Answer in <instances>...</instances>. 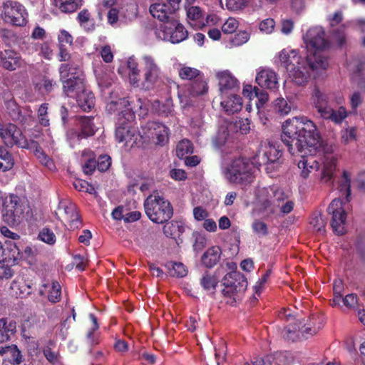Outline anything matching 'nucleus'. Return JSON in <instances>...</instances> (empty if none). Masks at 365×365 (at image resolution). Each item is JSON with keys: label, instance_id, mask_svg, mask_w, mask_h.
Here are the masks:
<instances>
[{"label": "nucleus", "instance_id": "obj_1", "mask_svg": "<svg viewBox=\"0 0 365 365\" xmlns=\"http://www.w3.org/2000/svg\"><path fill=\"white\" fill-rule=\"evenodd\" d=\"M281 138L292 155H301L298 168L303 178L320 170V182H331L338 163L335 145L322 140L312 120L305 116L287 119L282 125Z\"/></svg>", "mask_w": 365, "mask_h": 365}, {"label": "nucleus", "instance_id": "obj_2", "mask_svg": "<svg viewBox=\"0 0 365 365\" xmlns=\"http://www.w3.org/2000/svg\"><path fill=\"white\" fill-rule=\"evenodd\" d=\"M131 106L129 101L125 98H118L116 101H111L106 106V110L110 113H118V119L115 129V138L119 143H125L128 147H133L137 144V140L140 134L134 128H131L129 123L135 118V111L137 108L140 110V115H145L148 110L150 102L143 101L140 98L136 100V103Z\"/></svg>", "mask_w": 365, "mask_h": 365}, {"label": "nucleus", "instance_id": "obj_3", "mask_svg": "<svg viewBox=\"0 0 365 365\" xmlns=\"http://www.w3.org/2000/svg\"><path fill=\"white\" fill-rule=\"evenodd\" d=\"M127 67L129 82L135 87L149 91L153 89L162 79L160 64L152 54H143L138 62L134 58H129Z\"/></svg>", "mask_w": 365, "mask_h": 365}, {"label": "nucleus", "instance_id": "obj_4", "mask_svg": "<svg viewBox=\"0 0 365 365\" xmlns=\"http://www.w3.org/2000/svg\"><path fill=\"white\" fill-rule=\"evenodd\" d=\"M68 64H62L59 68L63 91L68 97L76 98L78 106L84 111L90 110L94 106V96L85 88L84 75L81 71L70 73Z\"/></svg>", "mask_w": 365, "mask_h": 365}, {"label": "nucleus", "instance_id": "obj_5", "mask_svg": "<svg viewBox=\"0 0 365 365\" xmlns=\"http://www.w3.org/2000/svg\"><path fill=\"white\" fill-rule=\"evenodd\" d=\"M327 67V58L315 53L314 56L307 55L306 61L301 58L299 63L294 64L289 70L288 73L290 79L295 84L304 86L310 79V70H312L316 74H319L320 71L326 70Z\"/></svg>", "mask_w": 365, "mask_h": 365}, {"label": "nucleus", "instance_id": "obj_6", "mask_svg": "<svg viewBox=\"0 0 365 365\" xmlns=\"http://www.w3.org/2000/svg\"><path fill=\"white\" fill-rule=\"evenodd\" d=\"M255 170L253 163L247 158H240L232 160L222 173L230 182L246 185L253 180Z\"/></svg>", "mask_w": 365, "mask_h": 365}, {"label": "nucleus", "instance_id": "obj_7", "mask_svg": "<svg viewBox=\"0 0 365 365\" xmlns=\"http://www.w3.org/2000/svg\"><path fill=\"white\" fill-rule=\"evenodd\" d=\"M145 211L149 219L155 223H163L173 216L170 202L158 193L149 195L144 202Z\"/></svg>", "mask_w": 365, "mask_h": 365}, {"label": "nucleus", "instance_id": "obj_8", "mask_svg": "<svg viewBox=\"0 0 365 365\" xmlns=\"http://www.w3.org/2000/svg\"><path fill=\"white\" fill-rule=\"evenodd\" d=\"M262 192L267 197L263 200V206L268 214L274 213L277 208H280V211L283 214H288L293 210L294 202L291 200H287L283 203L286 196L283 190L278 187L264 188Z\"/></svg>", "mask_w": 365, "mask_h": 365}, {"label": "nucleus", "instance_id": "obj_9", "mask_svg": "<svg viewBox=\"0 0 365 365\" xmlns=\"http://www.w3.org/2000/svg\"><path fill=\"white\" fill-rule=\"evenodd\" d=\"M155 34L160 40L178 43L187 38L188 33L176 16L167 23L162 24L155 29Z\"/></svg>", "mask_w": 365, "mask_h": 365}, {"label": "nucleus", "instance_id": "obj_10", "mask_svg": "<svg viewBox=\"0 0 365 365\" xmlns=\"http://www.w3.org/2000/svg\"><path fill=\"white\" fill-rule=\"evenodd\" d=\"M0 19L7 24L24 26L28 21V13L19 2L8 0L3 3Z\"/></svg>", "mask_w": 365, "mask_h": 365}, {"label": "nucleus", "instance_id": "obj_11", "mask_svg": "<svg viewBox=\"0 0 365 365\" xmlns=\"http://www.w3.org/2000/svg\"><path fill=\"white\" fill-rule=\"evenodd\" d=\"M349 209V201L339 198L333 200L328 207L331 215V226L336 235H341L346 232V212Z\"/></svg>", "mask_w": 365, "mask_h": 365}, {"label": "nucleus", "instance_id": "obj_12", "mask_svg": "<svg viewBox=\"0 0 365 365\" xmlns=\"http://www.w3.org/2000/svg\"><path fill=\"white\" fill-rule=\"evenodd\" d=\"M0 137L4 144L9 147L17 145L23 148H30L34 144V140H28L16 125L12 123L0 124Z\"/></svg>", "mask_w": 365, "mask_h": 365}, {"label": "nucleus", "instance_id": "obj_13", "mask_svg": "<svg viewBox=\"0 0 365 365\" xmlns=\"http://www.w3.org/2000/svg\"><path fill=\"white\" fill-rule=\"evenodd\" d=\"M1 207H4L2 216L6 223L14 225L20 222L24 210L16 196L11 195L7 202L5 194L0 192V209Z\"/></svg>", "mask_w": 365, "mask_h": 365}, {"label": "nucleus", "instance_id": "obj_14", "mask_svg": "<svg viewBox=\"0 0 365 365\" xmlns=\"http://www.w3.org/2000/svg\"><path fill=\"white\" fill-rule=\"evenodd\" d=\"M224 288L222 294L225 296L234 297L244 292L247 287V282L245 276L238 272H229L222 278Z\"/></svg>", "mask_w": 365, "mask_h": 365}, {"label": "nucleus", "instance_id": "obj_15", "mask_svg": "<svg viewBox=\"0 0 365 365\" xmlns=\"http://www.w3.org/2000/svg\"><path fill=\"white\" fill-rule=\"evenodd\" d=\"M299 324H294V325L285 327L282 331L283 337L288 340L295 341L300 338L307 339L317 333L321 329L322 325L316 326V323L314 319H309L308 323L303 325Z\"/></svg>", "mask_w": 365, "mask_h": 365}, {"label": "nucleus", "instance_id": "obj_16", "mask_svg": "<svg viewBox=\"0 0 365 365\" xmlns=\"http://www.w3.org/2000/svg\"><path fill=\"white\" fill-rule=\"evenodd\" d=\"M303 40L311 56H314L315 53L322 56L318 51L324 49L327 46L324 31L321 26L309 29L304 35Z\"/></svg>", "mask_w": 365, "mask_h": 365}, {"label": "nucleus", "instance_id": "obj_17", "mask_svg": "<svg viewBox=\"0 0 365 365\" xmlns=\"http://www.w3.org/2000/svg\"><path fill=\"white\" fill-rule=\"evenodd\" d=\"M208 90L207 83L203 76L178 90V96L182 108L191 104L190 98L203 95Z\"/></svg>", "mask_w": 365, "mask_h": 365}, {"label": "nucleus", "instance_id": "obj_18", "mask_svg": "<svg viewBox=\"0 0 365 365\" xmlns=\"http://www.w3.org/2000/svg\"><path fill=\"white\" fill-rule=\"evenodd\" d=\"M78 125L81 129V133L72 130L68 131L67 134L68 140L72 146L78 143L81 138L93 135L96 130L93 118L91 117H81L79 118Z\"/></svg>", "mask_w": 365, "mask_h": 365}, {"label": "nucleus", "instance_id": "obj_19", "mask_svg": "<svg viewBox=\"0 0 365 365\" xmlns=\"http://www.w3.org/2000/svg\"><path fill=\"white\" fill-rule=\"evenodd\" d=\"M143 134L151 139H156V143L163 145L168 139V128L156 121H149L143 127Z\"/></svg>", "mask_w": 365, "mask_h": 365}, {"label": "nucleus", "instance_id": "obj_20", "mask_svg": "<svg viewBox=\"0 0 365 365\" xmlns=\"http://www.w3.org/2000/svg\"><path fill=\"white\" fill-rule=\"evenodd\" d=\"M19 255V248L14 242L6 240L4 243L0 242V264L6 266L14 265Z\"/></svg>", "mask_w": 365, "mask_h": 365}, {"label": "nucleus", "instance_id": "obj_21", "mask_svg": "<svg viewBox=\"0 0 365 365\" xmlns=\"http://www.w3.org/2000/svg\"><path fill=\"white\" fill-rule=\"evenodd\" d=\"M281 155V150L270 143L262 144L257 153V160L262 164L275 163Z\"/></svg>", "mask_w": 365, "mask_h": 365}, {"label": "nucleus", "instance_id": "obj_22", "mask_svg": "<svg viewBox=\"0 0 365 365\" xmlns=\"http://www.w3.org/2000/svg\"><path fill=\"white\" fill-rule=\"evenodd\" d=\"M256 82L262 88L270 90L277 89L279 86L277 74L269 68L260 69L257 73Z\"/></svg>", "mask_w": 365, "mask_h": 365}, {"label": "nucleus", "instance_id": "obj_23", "mask_svg": "<svg viewBox=\"0 0 365 365\" xmlns=\"http://www.w3.org/2000/svg\"><path fill=\"white\" fill-rule=\"evenodd\" d=\"M23 64V59L16 51L6 49L4 52H0V66L5 69L14 71Z\"/></svg>", "mask_w": 365, "mask_h": 365}, {"label": "nucleus", "instance_id": "obj_24", "mask_svg": "<svg viewBox=\"0 0 365 365\" xmlns=\"http://www.w3.org/2000/svg\"><path fill=\"white\" fill-rule=\"evenodd\" d=\"M150 12L154 18L158 19L163 24H165L170 21V19L177 16L175 11L170 9L168 5L163 1V0L152 4L150 6Z\"/></svg>", "mask_w": 365, "mask_h": 365}, {"label": "nucleus", "instance_id": "obj_25", "mask_svg": "<svg viewBox=\"0 0 365 365\" xmlns=\"http://www.w3.org/2000/svg\"><path fill=\"white\" fill-rule=\"evenodd\" d=\"M217 77L219 80L220 92L222 97L227 95L229 91L234 90L238 86L237 79L227 71L218 72Z\"/></svg>", "mask_w": 365, "mask_h": 365}, {"label": "nucleus", "instance_id": "obj_26", "mask_svg": "<svg viewBox=\"0 0 365 365\" xmlns=\"http://www.w3.org/2000/svg\"><path fill=\"white\" fill-rule=\"evenodd\" d=\"M59 209H63L66 215V220L70 229H78L81 226L78 213L76 205L72 202L62 203Z\"/></svg>", "mask_w": 365, "mask_h": 365}, {"label": "nucleus", "instance_id": "obj_27", "mask_svg": "<svg viewBox=\"0 0 365 365\" xmlns=\"http://www.w3.org/2000/svg\"><path fill=\"white\" fill-rule=\"evenodd\" d=\"M301 58L296 50L283 49L278 54V63L288 72L294 64L299 63Z\"/></svg>", "mask_w": 365, "mask_h": 365}, {"label": "nucleus", "instance_id": "obj_28", "mask_svg": "<svg viewBox=\"0 0 365 365\" xmlns=\"http://www.w3.org/2000/svg\"><path fill=\"white\" fill-rule=\"evenodd\" d=\"M221 106L228 114H232L240 111L242 108V99L235 94H227L222 97Z\"/></svg>", "mask_w": 365, "mask_h": 365}, {"label": "nucleus", "instance_id": "obj_29", "mask_svg": "<svg viewBox=\"0 0 365 365\" xmlns=\"http://www.w3.org/2000/svg\"><path fill=\"white\" fill-rule=\"evenodd\" d=\"M222 251L218 246H212L202 255V264L207 268H212L220 261Z\"/></svg>", "mask_w": 365, "mask_h": 365}, {"label": "nucleus", "instance_id": "obj_30", "mask_svg": "<svg viewBox=\"0 0 365 365\" xmlns=\"http://www.w3.org/2000/svg\"><path fill=\"white\" fill-rule=\"evenodd\" d=\"M186 5L187 17L188 23L191 26L195 28H202L205 26V22L202 21V11L200 7Z\"/></svg>", "mask_w": 365, "mask_h": 365}, {"label": "nucleus", "instance_id": "obj_31", "mask_svg": "<svg viewBox=\"0 0 365 365\" xmlns=\"http://www.w3.org/2000/svg\"><path fill=\"white\" fill-rule=\"evenodd\" d=\"M348 113L344 107L341 106L337 110H334L328 106L320 114L324 119L330 120L335 123H341L347 117Z\"/></svg>", "mask_w": 365, "mask_h": 365}, {"label": "nucleus", "instance_id": "obj_32", "mask_svg": "<svg viewBox=\"0 0 365 365\" xmlns=\"http://www.w3.org/2000/svg\"><path fill=\"white\" fill-rule=\"evenodd\" d=\"M0 355L13 365H19L22 361L21 352L16 345L1 347Z\"/></svg>", "mask_w": 365, "mask_h": 365}, {"label": "nucleus", "instance_id": "obj_33", "mask_svg": "<svg viewBox=\"0 0 365 365\" xmlns=\"http://www.w3.org/2000/svg\"><path fill=\"white\" fill-rule=\"evenodd\" d=\"M16 322L8 318L0 319V344L9 340L16 331Z\"/></svg>", "mask_w": 365, "mask_h": 365}, {"label": "nucleus", "instance_id": "obj_34", "mask_svg": "<svg viewBox=\"0 0 365 365\" xmlns=\"http://www.w3.org/2000/svg\"><path fill=\"white\" fill-rule=\"evenodd\" d=\"M32 285L33 283L31 282H26L23 278H17L13 282L11 289L16 291V294L19 297L22 298L31 293Z\"/></svg>", "mask_w": 365, "mask_h": 365}, {"label": "nucleus", "instance_id": "obj_35", "mask_svg": "<svg viewBox=\"0 0 365 365\" xmlns=\"http://www.w3.org/2000/svg\"><path fill=\"white\" fill-rule=\"evenodd\" d=\"M312 101L319 114L328 107L327 96L318 88H314L312 94Z\"/></svg>", "mask_w": 365, "mask_h": 365}, {"label": "nucleus", "instance_id": "obj_36", "mask_svg": "<svg viewBox=\"0 0 365 365\" xmlns=\"http://www.w3.org/2000/svg\"><path fill=\"white\" fill-rule=\"evenodd\" d=\"M218 284V279L215 274L205 272L200 279V285L207 292H214Z\"/></svg>", "mask_w": 365, "mask_h": 365}, {"label": "nucleus", "instance_id": "obj_37", "mask_svg": "<svg viewBox=\"0 0 365 365\" xmlns=\"http://www.w3.org/2000/svg\"><path fill=\"white\" fill-rule=\"evenodd\" d=\"M274 111L279 115H288L292 110V106L282 97L277 98L272 103Z\"/></svg>", "mask_w": 365, "mask_h": 365}, {"label": "nucleus", "instance_id": "obj_38", "mask_svg": "<svg viewBox=\"0 0 365 365\" xmlns=\"http://www.w3.org/2000/svg\"><path fill=\"white\" fill-rule=\"evenodd\" d=\"M178 75L180 78L183 80H192L203 76L198 69L185 65L180 66L178 69Z\"/></svg>", "mask_w": 365, "mask_h": 365}, {"label": "nucleus", "instance_id": "obj_39", "mask_svg": "<svg viewBox=\"0 0 365 365\" xmlns=\"http://www.w3.org/2000/svg\"><path fill=\"white\" fill-rule=\"evenodd\" d=\"M81 0H55L56 6L65 13L73 12L81 5Z\"/></svg>", "mask_w": 365, "mask_h": 365}, {"label": "nucleus", "instance_id": "obj_40", "mask_svg": "<svg viewBox=\"0 0 365 365\" xmlns=\"http://www.w3.org/2000/svg\"><path fill=\"white\" fill-rule=\"evenodd\" d=\"M31 148H35L34 154L43 166L46 167L51 170L55 169L53 161L48 155H46V153L42 150L41 148L37 146L36 142H34V144H33L32 147L29 149Z\"/></svg>", "mask_w": 365, "mask_h": 365}, {"label": "nucleus", "instance_id": "obj_41", "mask_svg": "<svg viewBox=\"0 0 365 365\" xmlns=\"http://www.w3.org/2000/svg\"><path fill=\"white\" fill-rule=\"evenodd\" d=\"M351 173L347 170H344L341 178L339 181L340 192L342 195H345V200L349 201V197L351 194Z\"/></svg>", "mask_w": 365, "mask_h": 365}, {"label": "nucleus", "instance_id": "obj_42", "mask_svg": "<svg viewBox=\"0 0 365 365\" xmlns=\"http://www.w3.org/2000/svg\"><path fill=\"white\" fill-rule=\"evenodd\" d=\"M11 155L4 148L0 147V170L6 171L14 166Z\"/></svg>", "mask_w": 365, "mask_h": 365}, {"label": "nucleus", "instance_id": "obj_43", "mask_svg": "<svg viewBox=\"0 0 365 365\" xmlns=\"http://www.w3.org/2000/svg\"><path fill=\"white\" fill-rule=\"evenodd\" d=\"M43 287L48 289V299L51 302L56 303L60 300L61 286L59 283L53 282L51 284H44Z\"/></svg>", "mask_w": 365, "mask_h": 365}, {"label": "nucleus", "instance_id": "obj_44", "mask_svg": "<svg viewBox=\"0 0 365 365\" xmlns=\"http://www.w3.org/2000/svg\"><path fill=\"white\" fill-rule=\"evenodd\" d=\"M193 151L192 143L187 139L182 140L176 147V155L179 158H184Z\"/></svg>", "mask_w": 365, "mask_h": 365}, {"label": "nucleus", "instance_id": "obj_45", "mask_svg": "<svg viewBox=\"0 0 365 365\" xmlns=\"http://www.w3.org/2000/svg\"><path fill=\"white\" fill-rule=\"evenodd\" d=\"M166 266L170 269V274L173 277H183L187 274V269L182 263L168 262Z\"/></svg>", "mask_w": 365, "mask_h": 365}, {"label": "nucleus", "instance_id": "obj_46", "mask_svg": "<svg viewBox=\"0 0 365 365\" xmlns=\"http://www.w3.org/2000/svg\"><path fill=\"white\" fill-rule=\"evenodd\" d=\"M18 120L24 125H31L35 123L33 112L29 108H22L19 110Z\"/></svg>", "mask_w": 365, "mask_h": 365}, {"label": "nucleus", "instance_id": "obj_47", "mask_svg": "<svg viewBox=\"0 0 365 365\" xmlns=\"http://www.w3.org/2000/svg\"><path fill=\"white\" fill-rule=\"evenodd\" d=\"M55 83L53 81L46 78L40 79L35 83V88L43 95L47 94L51 91Z\"/></svg>", "mask_w": 365, "mask_h": 365}, {"label": "nucleus", "instance_id": "obj_48", "mask_svg": "<svg viewBox=\"0 0 365 365\" xmlns=\"http://www.w3.org/2000/svg\"><path fill=\"white\" fill-rule=\"evenodd\" d=\"M38 238L50 245H54L56 241V237L54 232L46 227L43 228L38 233Z\"/></svg>", "mask_w": 365, "mask_h": 365}, {"label": "nucleus", "instance_id": "obj_49", "mask_svg": "<svg viewBox=\"0 0 365 365\" xmlns=\"http://www.w3.org/2000/svg\"><path fill=\"white\" fill-rule=\"evenodd\" d=\"M310 225L315 231L320 233L324 232L326 222L320 214H314L313 215L310 221Z\"/></svg>", "mask_w": 365, "mask_h": 365}, {"label": "nucleus", "instance_id": "obj_50", "mask_svg": "<svg viewBox=\"0 0 365 365\" xmlns=\"http://www.w3.org/2000/svg\"><path fill=\"white\" fill-rule=\"evenodd\" d=\"M275 28V21L272 18H267L259 24V31L266 34H271Z\"/></svg>", "mask_w": 365, "mask_h": 365}, {"label": "nucleus", "instance_id": "obj_51", "mask_svg": "<svg viewBox=\"0 0 365 365\" xmlns=\"http://www.w3.org/2000/svg\"><path fill=\"white\" fill-rule=\"evenodd\" d=\"M250 0H226V6L230 11H237L247 6Z\"/></svg>", "mask_w": 365, "mask_h": 365}, {"label": "nucleus", "instance_id": "obj_52", "mask_svg": "<svg viewBox=\"0 0 365 365\" xmlns=\"http://www.w3.org/2000/svg\"><path fill=\"white\" fill-rule=\"evenodd\" d=\"M356 140V130L354 127H349L341 131V140L348 144Z\"/></svg>", "mask_w": 365, "mask_h": 365}, {"label": "nucleus", "instance_id": "obj_53", "mask_svg": "<svg viewBox=\"0 0 365 365\" xmlns=\"http://www.w3.org/2000/svg\"><path fill=\"white\" fill-rule=\"evenodd\" d=\"M73 186L76 190L85 192L90 194L95 192V189L93 185L83 180L77 179L73 182Z\"/></svg>", "mask_w": 365, "mask_h": 365}, {"label": "nucleus", "instance_id": "obj_54", "mask_svg": "<svg viewBox=\"0 0 365 365\" xmlns=\"http://www.w3.org/2000/svg\"><path fill=\"white\" fill-rule=\"evenodd\" d=\"M238 21L233 17L228 18L222 26V31L225 34H232L238 28Z\"/></svg>", "mask_w": 365, "mask_h": 365}, {"label": "nucleus", "instance_id": "obj_55", "mask_svg": "<svg viewBox=\"0 0 365 365\" xmlns=\"http://www.w3.org/2000/svg\"><path fill=\"white\" fill-rule=\"evenodd\" d=\"M152 108L154 111L168 115L173 110V102L171 99L168 98L167 99V107L166 109H161V103L159 101L156 100L154 101L152 103Z\"/></svg>", "mask_w": 365, "mask_h": 365}, {"label": "nucleus", "instance_id": "obj_56", "mask_svg": "<svg viewBox=\"0 0 365 365\" xmlns=\"http://www.w3.org/2000/svg\"><path fill=\"white\" fill-rule=\"evenodd\" d=\"M48 103H43L40 106L38 110V118L40 123L43 126L49 125V119L48 118Z\"/></svg>", "mask_w": 365, "mask_h": 365}, {"label": "nucleus", "instance_id": "obj_57", "mask_svg": "<svg viewBox=\"0 0 365 365\" xmlns=\"http://www.w3.org/2000/svg\"><path fill=\"white\" fill-rule=\"evenodd\" d=\"M253 232L259 236H265L268 232L267 225L259 220H256L252 225Z\"/></svg>", "mask_w": 365, "mask_h": 365}, {"label": "nucleus", "instance_id": "obj_58", "mask_svg": "<svg viewBox=\"0 0 365 365\" xmlns=\"http://www.w3.org/2000/svg\"><path fill=\"white\" fill-rule=\"evenodd\" d=\"M97 164V168L101 172L106 171L111 165V158L108 155L99 156Z\"/></svg>", "mask_w": 365, "mask_h": 365}, {"label": "nucleus", "instance_id": "obj_59", "mask_svg": "<svg viewBox=\"0 0 365 365\" xmlns=\"http://www.w3.org/2000/svg\"><path fill=\"white\" fill-rule=\"evenodd\" d=\"M234 126L242 134H246L250 130V122L247 118H241L235 121Z\"/></svg>", "mask_w": 365, "mask_h": 365}, {"label": "nucleus", "instance_id": "obj_60", "mask_svg": "<svg viewBox=\"0 0 365 365\" xmlns=\"http://www.w3.org/2000/svg\"><path fill=\"white\" fill-rule=\"evenodd\" d=\"M58 46H66L73 43L72 36L66 30H61L58 36Z\"/></svg>", "mask_w": 365, "mask_h": 365}, {"label": "nucleus", "instance_id": "obj_61", "mask_svg": "<svg viewBox=\"0 0 365 365\" xmlns=\"http://www.w3.org/2000/svg\"><path fill=\"white\" fill-rule=\"evenodd\" d=\"M228 133L226 129H222L214 138L212 143L215 148H220L223 145L227 139Z\"/></svg>", "mask_w": 365, "mask_h": 365}, {"label": "nucleus", "instance_id": "obj_62", "mask_svg": "<svg viewBox=\"0 0 365 365\" xmlns=\"http://www.w3.org/2000/svg\"><path fill=\"white\" fill-rule=\"evenodd\" d=\"M334 299L333 304L336 305L340 302L341 298V292L342 290V282L340 279H336L334 282Z\"/></svg>", "mask_w": 365, "mask_h": 365}, {"label": "nucleus", "instance_id": "obj_63", "mask_svg": "<svg viewBox=\"0 0 365 365\" xmlns=\"http://www.w3.org/2000/svg\"><path fill=\"white\" fill-rule=\"evenodd\" d=\"M250 34L247 31H242L237 33L232 38V43L235 46H240L248 41Z\"/></svg>", "mask_w": 365, "mask_h": 365}, {"label": "nucleus", "instance_id": "obj_64", "mask_svg": "<svg viewBox=\"0 0 365 365\" xmlns=\"http://www.w3.org/2000/svg\"><path fill=\"white\" fill-rule=\"evenodd\" d=\"M192 213L195 220L197 221H203L209 216L207 210L201 206L194 207Z\"/></svg>", "mask_w": 365, "mask_h": 365}]
</instances>
